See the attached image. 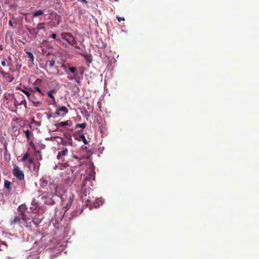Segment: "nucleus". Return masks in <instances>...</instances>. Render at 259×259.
Instances as JSON below:
<instances>
[{
  "label": "nucleus",
  "instance_id": "1",
  "mask_svg": "<svg viewBox=\"0 0 259 259\" xmlns=\"http://www.w3.org/2000/svg\"><path fill=\"white\" fill-rule=\"evenodd\" d=\"M45 196L39 195L37 200L33 199L31 203V206L28 212H31V214L24 216L22 218V224L29 230H31L33 226L35 227L41 222L43 219L42 214V209H40V205L42 203L51 204L54 203L52 199H47Z\"/></svg>",
  "mask_w": 259,
  "mask_h": 259
},
{
  "label": "nucleus",
  "instance_id": "2",
  "mask_svg": "<svg viewBox=\"0 0 259 259\" xmlns=\"http://www.w3.org/2000/svg\"><path fill=\"white\" fill-rule=\"evenodd\" d=\"M61 199L62 211L56 209L55 212V218L57 223L62 220L65 212L70 208L73 200V196L71 192H67L65 195H63Z\"/></svg>",
  "mask_w": 259,
  "mask_h": 259
},
{
  "label": "nucleus",
  "instance_id": "3",
  "mask_svg": "<svg viewBox=\"0 0 259 259\" xmlns=\"http://www.w3.org/2000/svg\"><path fill=\"white\" fill-rule=\"evenodd\" d=\"M91 191L92 190H87L85 188H83V187L82 188L81 198L82 202L87 205L91 204L94 202V196L93 194H91Z\"/></svg>",
  "mask_w": 259,
  "mask_h": 259
},
{
  "label": "nucleus",
  "instance_id": "4",
  "mask_svg": "<svg viewBox=\"0 0 259 259\" xmlns=\"http://www.w3.org/2000/svg\"><path fill=\"white\" fill-rule=\"evenodd\" d=\"M62 39L65 40L69 44L74 46L75 44V40L74 37L70 33L67 32L62 33L61 34Z\"/></svg>",
  "mask_w": 259,
  "mask_h": 259
},
{
  "label": "nucleus",
  "instance_id": "5",
  "mask_svg": "<svg viewBox=\"0 0 259 259\" xmlns=\"http://www.w3.org/2000/svg\"><path fill=\"white\" fill-rule=\"evenodd\" d=\"M50 180V182H49V188H48V190H49V192L53 195H59L60 194V192H59L58 191V186L53 183L52 182H51V180Z\"/></svg>",
  "mask_w": 259,
  "mask_h": 259
},
{
  "label": "nucleus",
  "instance_id": "6",
  "mask_svg": "<svg viewBox=\"0 0 259 259\" xmlns=\"http://www.w3.org/2000/svg\"><path fill=\"white\" fill-rule=\"evenodd\" d=\"M13 174L18 179L20 180H23L24 178V172L17 166H14L13 169Z\"/></svg>",
  "mask_w": 259,
  "mask_h": 259
},
{
  "label": "nucleus",
  "instance_id": "7",
  "mask_svg": "<svg viewBox=\"0 0 259 259\" xmlns=\"http://www.w3.org/2000/svg\"><path fill=\"white\" fill-rule=\"evenodd\" d=\"M51 180L49 178L42 177L40 180V186L42 188L47 189L48 190L50 180Z\"/></svg>",
  "mask_w": 259,
  "mask_h": 259
},
{
  "label": "nucleus",
  "instance_id": "8",
  "mask_svg": "<svg viewBox=\"0 0 259 259\" xmlns=\"http://www.w3.org/2000/svg\"><path fill=\"white\" fill-rule=\"evenodd\" d=\"M68 112V109L65 106H62L56 111V114L58 116H63Z\"/></svg>",
  "mask_w": 259,
  "mask_h": 259
},
{
  "label": "nucleus",
  "instance_id": "9",
  "mask_svg": "<svg viewBox=\"0 0 259 259\" xmlns=\"http://www.w3.org/2000/svg\"><path fill=\"white\" fill-rule=\"evenodd\" d=\"M74 138L75 139L78 141H82L83 143L84 144H88L87 140H86V138L85 136L83 135H78V134H75L74 135Z\"/></svg>",
  "mask_w": 259,
  "mask_h": 259
},
{
  "label": "nucleus",
  "instance_id": "10",
  "mask_svg": "<svg viewBox=\"0 0 259 259\" xmlns=\"http://www.w3.org/2000/svg\"><path fill=\"white\" fill-rule=\"evenodd\" d=\"M27 208L25 204H22L20 205L18 207V210L21 212V214L22 216V218L24 216L27 215L25 214V211L27 210Z\"/></svg>",
  "mask_w": 259,
  "mask_h": 259
},
{
  "label": "nucleus",
  "instance_id": "11",
  "mask_svg": "<svg viewBox=\"0 0 259 259\" xmlns=\"http://www.w3.org/2000/svg\"><path fill=\"white\" fill-rule=\"evenodd\" d=\"M1 74L3 77L6 78L7 81L11 82L13 80V78L9 73L1 71Z\"/></svg>",
  "mask_w": 259,
  "mask_h": 259
},
{
  "label": "nucleus",
  "instance_id": "12",
  "mask_svg": "<svg viewBox=\"0 0 259 259\" xmlns=\"http://www.w3.org/2000/svg\"><path fill=\"white\" fill-rule=\"evenodd\" d=\"M29 99L32 102L33 105L35 107H39L41 104V102L36 100L35 97Z\"/></svg>",
  "mask_w": 259,
  "mask_h": 259
},
{
  "label": "nucleus",
  "instance_id": "13",
  "mask_svg": "<svg viewBox=\"0 0 259 259\" xmlns=\"http://www.w3.org/2000/svg\"><path fill=\"white\" fill-rule=\"evenodd\" d=\"M94 206L96 207L100 206V205H102L104 203V200L102 198H98L96 199L95 202H93Z\"/></svg>",
  "mask_w": 259,
  "mask_h": 259
},
{
  "label": "nucleus",
  "instance_id": "14",
  "mask_svg": "<svg viewBox=\"0 0 259 259\" xmlns=\"http://www.w3.org/2000/svg\"><path fill=\"white\" fill-rule=\"evenodd\" d=\"M22 219L21 220H20V218L19 217H16L15 218V219L11 222V224L13 225L16 223L20 224L21 226L22 227H25L22 224Z\"/></svg>",
  "mask_w": 259,
  "mask_h": 259
},
{
  "label": "nucleus",
  "instance_id": "15",
  "mask_svg": "<svg viewBox=\"0 0 259 259\" xmlns=\"http://www.w3.org/2000/svg\"><path fill=\"white\" fill-rule=\"evenodd\" d=\"M45 23H39L37 24L36 27H35L37 32L38 33V31L40 30H45V28L44 27Z\"/></svg>",
  "mask_w": 259,
  "mask_h": 259
},
{
  "label": "nucleus",
  "instance_id": "16",
  "mask_svg": "<svg viewBox=\"0 0 259 259\" xmlns=\"http://www.w3.org/2000/svg\"><path fill=\"white\" fill-rule=\"evenodd\" d=\"M68 153L67 149H64L62 151L59 152L58 154V158H59L61 156H65Z\"/></svg>",
  "mask_w": 259,
  "mask_h": 259
},
{
  "label": "nucleus",
  "instance_id": "17",
  "mask_svg": "<svg viewBox=\"0 0 259 259\" xmlns=\"http://www.w3.org/2000/svg\"><path fill=\"white\" fill-rule=\"evenodd\" d=\"M55 92L56 90L55 89L51 90L48 92V95L53 100L54 102H55V98L53 96V94Z\"/></svg>",
  "mask_w": 259,
  "mask_h": 259
},
{
  "label": "nucleus",
  "instance_id": "18",
  "mask_svg": "<svg viewBox=\"0 0 259 259\" xmlns=\"http://www.w3.org/2000/svg\"><path fill=\"white\" fill-rule=\"evenodd\" d=\"M21 91L24 94H25L27 96L28 98H32V97H34V94L30 93L27 90L22 89Z\"/></svg>",
  "mask_w": 259,
  "mask_h": 259
},
{
  "label": "nucleus",
  "instance_id": "19",
  "mask_svg": "<svg viewBox=\"0 0 259 259\" xmlns=\"http://www.w3.org/2000/svg\"><path fill=\"white\" fill-rule=\"evenodd\" d=\"M67 141L66 142V144L67 145L72 146V140L71 139V137L70 135H68L66 136Z\"/></svg>",
  "mask_w": 259,
  "mask_h": 259
},
{
  "label": "nucleus",
  "instance_id": "20",
  "mask_svg": "<svg viewBox=\"0 0 259 259\" xmlns=\"http://www.w3.org/2000/svg\"><path fill=\"white\" fill-rule=\"evenodd\" d=\"M44 14V12L41 10H38L33 13V17H37Z\"/></svg>",
  "mask_w": 259,
  "mask_h": 259
},
{
  "label": "nucleus",
  "instance_id": "21",
  "mask_svg": "<svg viewBox=\"0 0 259 259\" xmlns=\"http://www.w3.org/2000/svg\"><path fill=\"white\" fill-rule=\"evenodd\" d=\"M27 30L31 35H37L38 34V32L35 28L28 29Z\"/></svg>",
  "mask_w": 259,
  "mask_h": 259
},
{
  "label": "nucleus",
  "instance_id": "22",
  "mask_svg": "<svg viewBox=\"0 0 259 259\" xmlns=\"http://www.w3.org/2000/svg\"><path fill=\"white\" fill-rule=\"evenodd\" d=\"M91 177H92L94 180L95 179V171L94 170L91 171L89 177H86L85 179V181L90 179Z\"/></svg>",
  "mask_w": 259,
  "mask_h": 259
},
{
  "label": "nucleus",
  "instance_id": "23",
  "mask_svg": "<svg viewBox=\"0 0 259 259\" xmlns=\"http://www.w3.org/2000/svg\"><path fill=\"white\" fill-rule=\"evenodd\" d=\"M33 165H34V170L36 172H38L39 168V165H40L39 162H37L36 163H34L33 164Z\"/></svg>",
  "mask_w": 259,
  "mask_h": 259
},
{
  "label": "nucleus",
  "instance_id": "24",
  "mask_svg": "<svg viewBox=\"0 0 259 259\" xmlns=\"http://www.w3.org/2000/svg\"><path fill=\"white\" fill-rule=\"evenodd\" d=\"M69 70H70V71L71 73L74 74L75 75L77 74V71L75 67H69Z\"/></svg>",
  "mask_w": 259,
  "mask_h": 259
},
{
  "label": "nucleus",
  "instance_id": "25",
  "mask_svg": "<svg viewBox=\"0 0 259 259\" xmlns=\"http://www.w3.org/2000/svg\"><path fill=\"white\" fill-rule=\"evenodd\" d=\"M87 126V124L85 123H80V124H77L76 125V127L77 128V127H79V128H84Z\"/></svg>",
  "mask_w": 259,
  "mask_h": 259
},
{
  "label": "nucleus",
  "instance_id": "26",
  "mask_svg": "<svg viewBox=\"0 0 259 259\" xmlns=\"http://www.w3.org/2000/svg\"><path fill=\"white\" fill-rule=\"evenodd\" d=\"M27 55L30 60L33 62L34 60V56L33 54L30 52H27Z\"/></svg>",
  "mask_w": 259,
  "mask_h": 259
},
{
  "label": "nucleus",
  "instance_id": "27",
  "mask_svg": "<svg viewBox=\"0 0 259 259\" xmlns=\"http://www.w3.org/2000/svg\"><path fill=\"white\" fill-rule=\"evenodd\" d=\"M6 244L4 242L0 241V250L6 248Z\"/></svg>",
  "mask_w": 259,
  "mask_h": 259
},
{
  "label": "nucleus",
  "instance_id": "28",
  "mask_svg": "<svg viewBox=\"0 0 259 259\" xmlns=\"http://www.w3.org/2000/svg\"><path fill=\"white\" fill-rule=\"evenodd\" d=\"M55 60L53 58H52L51 60L49 61V66L50 67H52L55 63Z\"/></svg>",
  "mask_w": 259,
  "mask_h": 259
},
{
  "label": "nucleus",
  "instance_id": "29",
  "mask_svg": "<svg viewBox=\"0 0 259 259\" xmlns=\"http://www.w3.org/2000/svg\"><path fill=\"white\" fill-rule=\"evenodd\" d=\"M85 57L86 60L88 62H92V60L91 56L90 55L86 54V55H85Z\"/></svg>",
  "mask_w": 259,
  "mask_h": 259
},
{
  "label": "nucleus",
  "instance_id": "30",
  "mask_svg": "<svg viewBox=\"0 0 259 259\" xmlns=\"http://www.w3.org/2000/svg\"><path fill=\"white\" fill-rule=\"evenodd\" d=\"M28 156H29V155L28 153L25 154L23 156V157H22L21 161L23 162L25 161L27 159Z\"/></svg>",
  "mask_w": 259,
  "mask_h": 259
},
{
  "label": "nucleus",
  "instance_id": "31",
  "mask_svg": "<svg viewBox=\"0 0 259 259\" xmlns=\"http://www.w3.org/2000/svg\"><path fill=\"white\" fill-rule=\"evenodd\" d=\"M68 124V121H62L59 123V125L61 126H64Z\"/></svg>",
  "mask_w": 259,
  "mask_h": 259
},
{
  "label": "nucleus",
  "instance_id": "32",
  "mask_svg": "<svg viewBox=\"0 0 259 259\" xmlns=\"http://www.w3.org/2000/svg\"><path fill=\"white\" fill-rule=\"evenodd\" d=\"M10 185H11V183L9 181H6L5 182V187L6 188L8 189L9 188Z\"/></svg>",
  "mask_w": 259,
  "mask_h": 259
},
{
  "label": "nucleus",
  "instance_id": "33",
  "mask_svg": "<svg viewBox=\"0 0 259 259\" xmlns=\"http://www.w3.org/2000/svg\"><path fill=\"white\" fill-rule=\"evenodd\" d=\"M34 89L39 93H40L41 94L43 95L44 94L41 92V90L38 87H35Z\"/></svg>",
  "mask_w": 259,
  "mask_h": 259
},
{
  "label": "nucleus",
  "instance_id": "34",
  "mask_svg": "<svg viewBox=\"0 0 259 259\" xmlns=\"http://www.w3.org/2000/svg\"><path fill=\"white\" fill-rule=\"evenodd\" d=\"M37 160H41V156L40 155L39 153L38 152L37 154H36Z\"/></svg>",
  "mask_w": 259,
  "mask_h": 259
},
{
  "label": "nucleus",
  "instance_id": "35",
  "mask_svg": "<svg viewBox=\"0 0 259 259\" xmlns=\"http://www.w3.org/2000/svg\"><path fill=\"white\" fill-rule=\"evenodd\" d=\"M25 136L27 137V138L29 139V135H30L29 131L28 130H26V131H25Z\"/></svg>",
  "mask_w": 259,
  "mask_h": 259
},
{
  "label": "nucleus",
  "instance_id": "36",
  "mask_svg": "<svg viewBox=\"0 0 259 259\" xmlns=\"http://www.w3.org/2000/svg\"><path fill=\"white\" fill-rule=\"evenodd\" d=\"M117 19L119 22H120L121 21L124 20V18L123 17H117Z\"/></svg>",
  "mask_w": 259,
  "mask_h": 259
},
{
  "label": "nucleus",
  "instance_id": "37",
  "mask_svg": "<svg viewBox=\"0 0 259 259\" xmlns=\"http://www.w3.org/2000/svg\"><path fill=\"white\" fill-rule=\"evenodd\" d=\"M28 162L30 164H34V163L33 162V160L32 158H29L28 160Z\"/></svg>",
  "mask_w": 259,
  "mask_h": 259
},
{
  "label": "nucleus",
  "instance_id": "38",
  "mask_svg": "<svg viewBox=\"0 0 259 259\" xmlns=\"http://www.w3.org/2000/svg\"><path fill=\"white\" fill-rule=\"evenodd\" d=\"M55 3L57 5H61V1H60V0H55Z\"/></svg>",
  "mask_w": 259,
  "mask_h": 259
},
{
  "label": "nucleus",
  "instance_id": "39",
  "mask_svg": "<svg viewBox=\"0 0 259 259\" xmlns=\"http://www.w3.org/2000/svg\"><path fill=\"white\" fill-rule=\"evenodd\" d=\"M68 78L70 80H72L74 79H76V78L75 77H71V76H68Z\"/></svg>",
  "mask_w": 259,
  "mask_h": 259
},
{
  "label": "nucleus",
  "instance_id": "40",
  "mask_svg": "<svg viewBox=\"0 0 259 259\" xmlns=\"http://www.w3.org/2000/svg\"><path fill=\"white\" fill-rule=\"evenodd\" d=\"M1 64H2V66H5L6 65V63L5 61L3 60V61H2Z\"/></svg>",
  "mask_w": 259,
  "mask_h": 259
},
{
  "label": "nucleus",
  "instance_id": "41",
  "mask_svg": "<svg viewBox=\"0 0 259 259\" xmlns=\"http://www.w3.org/2000/svg\"><path fill=\"white\" fill-rule=\"evenodd\" d=\"M57 37V35L55 33H53L52 35V38H53V39H55Z\"/></svg>",
  "mask_w": 259,
  "mask_h": 259
},
{
  "label": "nucleus",
  "instance_id": "42",
  "mask_svg": "<svg viewBox=\"0 0 259 259\" xmlns=\"http://www.w3.org/2000/svg\"><path fill=\"white\" fill-rule=\"evenodd\" d=\"M61 67H62L64 70H65V69H66V65H64V64H63V65H62V66H61Z\"/></svg>",
  "mask_w": 259,
  "mask_h": 259
},
{
  "label": "nucleus",
  "instance_id": "43",
  "mask_svg": "<svg viewBox=\"0 0 259 259\" xmlns=\"http://www.w3.org/2000/svg\"><path fill=\"white\" fill-rule=\"evenodd\" d=\"M9 24L10 25V26H12V22L11 20H9Z\"/></svg>",
  "mask_w": 259,
  "mask_h": 259
},
{
  "label": "nucleus",
  "instance_id": "44",
  "mask_svg": "<svg viewBox=\"0 0 259 259\" xmlns=\"http://www.w3.org/2000/svg\"><path fill=\"white\" fill-rule=\"evenodd\" d=\"M75 81H76V82L77 83H79V80L78 79L76 78V79H75Z\"/></svg>",
  "mask_w": 259,
  "mask_h": 259
},
{
  "label": "nucleus",
  "instance_id": "45",
  "mask_svg": "<svg viewBox=\"0 0 259 259\" xmlns=\"http://www.w3.org/2000/svg\"><path fill=\"white\" fill-rule=\"evenodd\" d=\"M73 157L75 159H78V157L76 156H73Z\"/></svg>",
  "mask_w": 259,
  "mask_h": 259
},
{
  "label": "nucleus",
  "instance_id": "46",
  "mask_svg": "<svg viewBox=\"0 0 259 259\" xmlns=\"http://www.w3.org/2000/svg\"><path fill=\"white\" fill-rule=\"evenodd\" d=\"M43 241H44V239H43V238H42L41 240V242L42 243L43 242Z\"/></svg>",
  "mask_w": 259,
  "mask_h": 259
},
{
  "label": "nucleus",
  "instance_id": "47",
  "mask_svg": "<svg viewBox=\"0 0 259 259\" xmlns=\"http://www.w3.org/2000/svg\"><path fill=\"white\" fill-rule=\"evenodd\" d=\"M75 48H77V49L79 48V47H77V46H75Z\"/></svg>",
  "mask_w": 259,
  "mask_h": 259
}]
</instances>
